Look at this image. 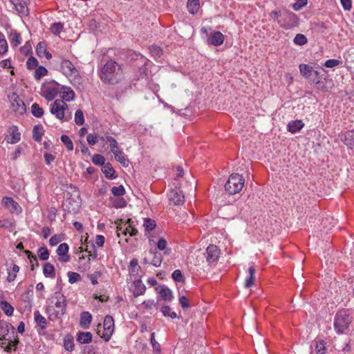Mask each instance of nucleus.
<instances>
[{"instance_id":"1","label":"nucleus","mask_w":354,"mask_h":354,"mask_svg":"<svg viewBox=\"0 0 354 354\" xmlns=\"http://www.w3.org/2000/svg\"><path fill=\"white\" fill-rule=\"evenodd\" d=\"M48 304L46 312L50 320L54 321L59 319L66 313L67 306L66 298L60 292H55L48 298Z\"/></svg>"},{"instance_id":"2","label":"nucleus","mask_w":354,"mask_h":354,"mask_svg":"<svg viewBox=\"0 0 354 354\" xmlns=\"http://www.w3.org/2000/svg\"><path fill=\"white\" fill-rule=\"evenodd\" d=\"M100 77L104 83L109 84H118L123 79L122 69L116 62L109 59L102 67Z\"/></svg>"},{"instance_id":"3","label":"nucleus","mask_w":354,"mask_h":354,"mask_svg":"<svg viewBox=\"0 0 354 354\" xmlns=\"http://www.w3.org/2000/svg\"><path fill=\"white\" fill-rule=\"evenodd\" d=\"M352 322L348 310L342 309L338 311L335 317L334 328L338 334H343Z\"/></svg>"},{"instance_id":"4","label":"nucleus","mask_w":354,"mask_h":354,"mask_svg":"<svg viewBox=\"0 0 354 354\" xmlns=\"http://www.w3.org/2000/svg\"><path fill=\"white\" fill-rule=\"evenodd\" d=\"M14 327L8 323L0 324V338L8 341V348L11 350V346H16L19 342V339L15 337Z\"/></svg>"},{"instance_id":"5","label":"nucleus","mask_w":354,"mask_h":354,"mask_svg":"<svg viewBox=\"0 0 354 354\" xmlns=\"http://www.w3.org/2000/svg\"><path fill=\"white\" fill-rule=\"evenodd\" d=\"M244 182L245 180L241 175L232 174L226 182L225 189L230 194H235L242 189Z\"/></svg>"},{"instance_id":"6","label":"nucleus","mask_w":354,"mask_h":354,"mask_svg":"<svg viewBox=\"0 0 354 354\" xmlns=\"http://www.w3.org/2000/svg\"><path fill=\"white\" fill-rule=\"evenodd\" d=\"M61 85L55 81L46 82L43 84L41 91L42 96L48 101L54 100L61 92Z\"/></svg>"},{"instance_id":"7","label":"nucleus","mask_w":354,"mask_h":354,"mask_svg":"<svg viewBox=\"0 0 354 354\" xmlns=\"http://www.w3.org/2000/svg\"><path fill=\"white\" fill-rule=\"evenodd\" d=\"M68 105L62 100H56L52 104L50 112L55 115L57 118L63 121H68L71 119V114L65 115V111Z\"/></svg>"},{"instance_id":"8","label":"nucleus","mask_w":354,"mask_h":354,"mask_svg":"<svg viewBox=\"0 0 354 354\" xmlns=\"http://www.w3.org/2000/svg\"><path fill=\"white\" fill-rule=\"evenodd\" d=\"M299 68L300 73L318 87V85L321 83L320 73L318 71L313 70V67L308 64H300Z\"/></svg>"},{"instance_id":"9","label":"nucleus","mask_w":354,"mask_h":354,"mask_svg":"<svg viewBox=\"0 0 354 354\" xmlns=\"http://www.w3.org/2000/svg\"><path fill=\"white\" fill-rule=\"evenodd\" d=\"M101 324L98 325V328ZM114 331V319L111 315H106L103 322V332L101 335L100 328L97 329V334L104 339L105 342L109 341Z\"/></svg>"},{"instance_id":"10","label":"nucleus","mask_w":354,"mask_h":354,"mask_svg":"<svg viewBox=\"0 0 354 354\" xmlns=\"http://www.w3.org/2000/svg\"><path fill=\"white\" fill-rule=\"evenodd\" d=\"M2 205L7 209L11 214H19L21 212V207L13 200V198L8 196H5L2 198Z\"/></svg>"},{"instance_id":"11","label":"nucleus","mask_w":354,"mask_h":354,"mask_svg":"<svg viewBox=\"0 0 354 354\" xmlns=\"http://www.w3.org/2000/svg\"><path fill=\"white\" fill-rule=\"evenodd\" d=\"M61 70L63 74L65 75L66 77H71L73 75L76 76V74H77V68L75 67L73 63L68 59L62 60L61 63ZM80 79V77H75V80Z\"/></svg>"},{"instance_id":"12","label":"nucleus","mask_w":354,"mask_h":354,"mask_svg":"<svg viewBox=\"0 0 354 354\" xmlns=\"http://www.w3.org/2000/svg\"><path fill=\"white\" fill-rule=\"evenodd\" d=\"M168 198L169 201L175 205H181L184 203V194L180 189H171L168 194Z\"/></svg>"},{"instance_id":"13","label":"nucleus","mask_w":354,"mask_h":354,"mask_svg":"<svg viewBox=\"0 0 354 354\" xmlns=\"http://www.w3.org/2000/svg\"><path fill=\"white\" fill-rule=\"evenodd\" d=\"M220 254L219 248L214 245H209L206 250V260L209 263H213L218 261Z\"/></svg>"},{"instance_id":"14","label":"nucleus","mask_w":354,"mask_h":354,"mask_svg":"<svg viewBox=\"0 0 354 354\" xmlns=\"http://www.w3.org/2000/svg\"><path fill=\"white\" fill-rule=\"evenodd\" d=\"M9 135L6 138L8 143L15 144L18 142L21 139V133L19 131V128L16 125H12L8 129Z\"/></svg>"},{"instance_id":"15","label":"nucleus","mask_w":354,"mask_h":354,"mask_svg":"<svg viewBox=\"0 0 354 354\" xmlns=\"http://www.w3.org/2000/svg\"><path fill=\"white\" fill-rule=\"evenodd\" d=\"M68 245L66 243H61L57 249V254L59 256V261L61 262H68L70 259V257L68 254Z\"/></svg>"},{"instance_id":"16","label":"nucleus","mask_w":354,"mask_h":354,"mask_svg":"<svg viewBox=\"0 0 354 354\" xmlns=\"http://www.w3.org/2000/svg\"><path fill=\"white\" fill-rule=\"evenodd\" d=\"M8 99L10 103V108L13 111H17L20 109L21 102H22L20 95L15 92H12V93H9Z\"/></svg>"},{"instance_id":"17","label":"nucleus","mask_w":354,"mask_h":354,"mask_svg":"<svg viewBox=\"0 0 354 354\" xmlns=\"http://www.w3.org/2000/svg\"><path fill=\"white\" fill-rule=\"evenodd\" d=\"M156 290L158 292L161 298L165 301H171L174 298L171 290L165 286L156 287Z\"/></svg>"},{"instance_id":"18","label":"nucleus","mask_w":354,"mask_h":354,"mask_svg":"<svg viewBox=\"0 0 354 354\" xmlns=\"http://www.w3.org/2000/svg\"><path fill=\"white\" fill-rule=\"evenodd\" d=\"M224 41V36L220 31L214 32L208 38L207 43L215 46L221 45Z\"/></svg>"},{"instance_id":"19","label":"nucleus","mask_w":354,"mask_h":354,"mask_svg":"<svg viewBox=\"0 0 354 354\" xmlns=\"http://www.w3.org/2000/svg\"><path fill=\"white\" fill-rule=\"evenodd\" d=\"M92 321V315L89 312L84 311L80 315V325L82 328L87 329L89 328Z\"/></svg>"},{"instance_id":"20","label":"nucleus","mask_w":354,"mask_h":354,"mask_svg":"<svg viewBox=\"0 0 354 354\" xmlns=\"http://www.w3.org/2000/svg\"><path fill=\"white\" fill-rule=\"evenodd\" d=\"M92 334L90 332L79 331L76 335V340L82 344H88L92 341Z\"/></svg>"},{"instance_id":"21","label":"nucleus","mask_w":354,"mask_h":354,"mask_svg":"<svg viewBox=\"0 0 354 354\" xmlns=\"http://www.w3.org/2000/svg\"><path fill=\"white\" fill-rule=\"evenodd\" d=\"M62 93V97L64 102H70L75 97V93L71 88L62 86L61 92Z\"/></svg>"},{"instance_id":"22","label":"nucleus","mask_w":354,"mask_h":354,"mask_svg":"<svg viewBox=\"0 0 354 354\" xmlns=\"http://www.w3.org/2000/svg\"><path fill=\"white\" fill-rule=\"evenodd\" d=\"M304 126V122L300 120L290 122L287 125L288 131L292 133L299 132Z\"/></svg>"},{"instance_id":"23","label":"nucleus","mask_w":354,"mask_h":354,"mask_svg":"<svg viewBox=\"0 0 354 354\" xmlns=\"http://www.w3.org/2000/svg\"><path fill=\"white\" fill-rule=\"evenodd\" d=\"M255 271L254 264L251 263L248 268L249 276L245 281V287L250 288L254 285Z\"/></svg>"},{"instance_id":"24","label":"nucleus","mask_w":354,"mask_h":354,"mask_svg":"<svg viewBox=\"0 0 354 354\" xmlns=\"http://www.w3.org/2000/svg\"><path fill=\"white\" fill-rule=\"evenodd\" d=\"M344 143L349 148H354V130L348 131L344 133Z\"/></svg>"},{"instance_id":"25","label":"nucleus","mask_w":354,"mask_h":354,"mask_svg":"<svg viewBox=\"0 0 354 354\" xmlns=\"http://www.w3.org/2000/svg\"><path fill=\"white\" fill-rule=\"evenodd\" d=\"M111 205L115 208H123L127 206V201L122 197H111L109 198Z\"/></svg>"},{"instance_id":"26","label":"nucleus","mask_w":354,"mask_h":354,"mask_svg":"<svg viewBox=\"0 0 354 354\" xmlns=\"http://www.w3.org/2000/svg\"><path fill=\"white\" fill-rule=\"evenodd\" d=\"M102 171L105 175L106 178L109 179H113L116 177V176H115V170L109 162L102 165Z\"/></svg>"},{"instance_id":"27","label":"nucleus","mask_w":354,"mask_h":354,"mask_svg":"<svg viewBox=\"0 0 354 354\" xmlns=\"http://www.w3.org/2000/svg\"><path fill=\"white\" fill-rule=\"evenodd\" d=\"M43 273L46 277L54 279L55 277V270L53 264L46 263L44 265Z\"/></svg>"},{"instance_id":"28","label":"nucleus","mask_w":354,"mask_h":354,"mask_svg":"<svg viewBox=\"0 0 354 354\" xmlns=\"http://www.w3.org/2000/svg\"><path fill=\"white\" fill-rule=\"evenodd\" d=\"M8 277L7 280L9 282L13 281L16 277L17 273L19 271V267L14 263H12L9 268H8Z\"/></svg>"},{"instance_id":"29","label":"nucleus","mask_w":354,"mask_h":354,"mask_svg":"<svg viewBox=\"0 0 354 354\" xmlns=\"http://www.w3.org/2000/svg\"><path fill=\"white\" fill-rule=\"evenodd\" d=\"M149 252V254L153 257V259L151 261V263L155 267L160 266L162 261V254L153 250H150Z\"/></svg>"},{"instance_id":"30","label":"nucleus","mask_w":354,"mask_h":354,"mask_svg":"<svg viewBox=\"0 0 354 354\" xmlns=\"http://www.w3.org/2000/svg\"><path fill=\"white\" fill-rule=\"evenodd\" d=\"M8 39L12 46H17L20 44L21 35L15 30H11Z\"/></svg>"},{"instance_id":"31","label":"nucleus","mask_w":354,"mask_h":354,"mask_svg":"<svg viewBox=\"0 0 354 354\" xmlns=\"http://www.w3.org/2000/svg\"><path fill=\"white\" fill-rule=\"evenodd\" d=\"M44 135V129L41 125H36L32 129V138L37 141L41 140L42 136Z\"/></svg>"},{"instance_id":"32","label":"nucleus","mask_w":354,"mask_h":354,"mask_svg":"<svg viewBox=\"0 0 354 354\" xmlns=\"http://www.w3.org/2000/svg\"><path fill=\"white\" fill-rule=\"evenodd\" d=\"M135 288L133 290V295L135 297L142 295L145 292V286L142 283L141 281L138 280L134 282Z\"/></svg>"},{"instance_id":"33","label":"nucleus","mask_w":354,"mask_h":354,"mask_svg":"<svg viewBox=\"0 0 354 354\" xmlns=\"http://www.w3.org/2000/svg\"><path fill=\"white\" fill-rule=\"evenodd\" d=\"M123 234L124 235H127V234H129L130 236H136L138 234V230L131 226L130 225L125 227L124 229H122V227H118V234L120 236V233Z\"/></svg>"},{"instance_id":"34","label":"nucleus","mask_w":354,"mask_h":354,"mask_svg":"<svg viewBox=\"0 0 354 354\" xmlns=\"http://www.w3.org/2000/svg\"><path fill=\"white\" fill-rule=\"evenodd\" d=\"M35 322L41 328V329H45L46 328V320L38 310L35 312Z\"/></svg>"},{"instance_id":"35","label":"nucleus","mask_w":354,"mask_h":354,"mask_svg":"<svg viewBox=\"0 0 354 354\" xmlns=\"http://www.w3.org/2000/svg\"><path fill=\"white\" fill-rule=\"evenodd\" d=\"M187 8L188 11L191 14H195L199 9V1L198 0H188Z\"/></svg>"},{"instance_id":"36","label":"nucleus","mask_w":354,"mask_h":354,"mask_svg":"<svg viewBox=\"0 0 354 354\" xmlns=\"http://www.w3.org/2000/svg\"><path fill=\"white\" fill-rule=\"evenodd\" d=\"M24 253L26 254L29 259L30 263L31 264V270H33L35 266L38 267L39 263L36 255L32 254L29 250H24Z\"/></svg>"},{"instance_id":"37","label":"nucleus","mask_w":354,"mask_h":354,"mask_svg":"<svg viewBox=\"0 0 354 354\" xmlns=\"http://www.w3.org/2000/svg\"><path fill=\"white\" fill-rule=\"evenodd\" d=\"M48 73L47 69L42 66H38L35 71L34 77L35 80H40L42 77L45 76Z\"/></svg>"},{"instance_id":"38","label":"nucleus","mask_w":354,"mask_h":354,"mask_svg":"<svg viewBox=\"0 0 354 354\" xmlns=\"http://www.w3.org/2000/svg\"><path fill=\"white\" fill-rule=\"evenodd\" d=\"M0 309H1L7 315H11L14 310L12 306L6 301H0Z\"/></svg>"},{"instance_id":"39","label":"nucleus","mask_w":354,"mask_h":354,"mask_svg":"<svg viewBox=\"0 0 354 354\" xmlns=\"http://www.w3.org/2000/svg\"><path fill=\"white\" fill-rule=\"evenodd\" d=\"M64 346L68 351H72L74 349L73 338L71 336L68 335L64 337Z\"/></svg>"},{"instance_id":"40","label":"nucleus","mask_w":354,"mask_h":354,"mask_svg":"<svg viewBox=\"0 0 354 354\" xmlns=\"http://www.w3.org/2000/svg\"><path fill=\"white\" fill-rule=\"evenodd\" d=\"M64 28V24L61 22H56L51 24L50 30L55 35H58Z\"/></svg>"},{"instance_id":"41","label":"nucleus","mask_w":354,"mask_h":354,"mask_svg":"<svg viewBox=\"0 0 354 354\" xmlns=\"http://www.w3.org/2000/svg\"><path fill=\"white\" fill-rule=\"evenodd\" d=\"M31 113L36 118H40L44 114V110L37 104L34 103L31 106Z\"/></svg>"},{"instance_id":"42","label":"nucleus","mask_w":354,"mask_h":354,"mask_svg":"<svg viewBox=\"0 0 354 354\" xmlns=\"http://www.w3.org/2000/svg\"><path fill=\"white\" fill-rule=\"evenodd\" d=\"M125 189L122 185L113 187L111 189V193L115 197H122L125 194Z\"/></svg>"},{"instance_id":"43","label":"nucleus","mask_w":354,"mask_h":354,"mask_svg":"<svg viewBox=\"0 0 354 354\" xmlns=\"http://www.w3.org/2000/svg\"><path fill=\"white\" fill-rule=\"evenodd\" d=\"M100 134L97 133H89L87 135L86 140L89 145H95L99 141Z\"/></svg>"},{"instance_id":"44","label":"nucleus","mask_w":354,"mask_h":354,"mask_svg":"<svg viewBox=\"0 0 354 354\" xmlns=\"http://www.w3.org/2000/svg\"><path fill=\"white\" fill-rule=\"evenodd\" d=\"M161 313L165 317H169L172 319H174L177 317V315L175 312H171L169 306H163L160 308Z\"/></svg>"},{"instance_id":"45","label":"nucleus","mask_w":354,"mask_h":354,"mask_svg":"<svg viewBox=\"0 0 354 354\" xmlns=\"http://www.w3.org/2000/svg\"><path fill=\"white\" fill-rule=\"evenodd\" d=\"M140 270V267L138 266V262L136 259H133L130 261V268L129 272L131 274H138Z\"/></svg>"},{"instance_id":"46","label":"nucleus","mask_w":354,"mask_h":354,"mask_svg":"<svg viewBox=\"0 0 354 354\" xmlns=\"http://www.w3.org/2000/svg\"><path fill=\"white\" fill-rule=\"evenodd\" d=\"M75 122L77 125H82L84 123V113L81 109L76 111L75 113Z\"/></svg>"},{"instance_id":"47","label":"nucleus","mask_w":354,"mask_h":354,"mask_svg":"<svg viewBox=\"0 0 354 354\" xmlns=\"http://www.w3.org/2000/svg\"><path fill=\"white\" fill-rule=\"evenodd\" d=\"M295 44L303 46L308 41L306 37L303 34H297L293 40Z\"/></svg>"},{"instance_id":"48","label":"nucleus","mask_w":354,"mask_h":354,"mask_svg":"<svg viewBox=\"0 0 354 354\" xmlns=\"http://www.w3.org/2000/svg\"><path fill=\"white\" fill-rule=\"evenodd\" d=\"M61 140L65 145L68 151L73 150V143L68 136L62 135L61 136Z\"/></svg>"},{"instance_id":"49","label":"nucleus","mask_w":354,"mask_h":354,"mask_svg":"<svg viewBox=\"0 0 354 354\" xmlns=\"http://www.w3.org/2000/svg\"><path fill=\"white\" fill-rule=\"evenodd\" d=\"M92 162L95 165H104L105 164V158L100 154H94L92 157Z\"/></svg>"},{"instance_id":"50","label":"nucleus","mask_w":354,"mask_h":354,"mask_svg":"<svg viewBox=\"0 0 354 354\" xmlns=\"http://www.w3.org/2000/svg\"><path fill=\"white\" fill-rule=\"evenodd\" d=\"M37 254L41 260L46 261L49 258V252L46 247H41Z\"/></svg>"},{"instance_id":"51","label":"nucleus","mask_w":354,"mask_h":354,"mask_svg":"<svg viewBox=\"0 0 354 354\" xmlns=\"http://www.w3.org/2000/svg\"><path fill=\"white\" fill-rule=\"evenodd\" d=\"M315 351L317 354H324L326 351V342L324 340L317 342Z\"/></svg>"},{"instance_id":"52","label":"nucleus","mask_w":354,"mask_h":354,"mask_svg":"<svg viewBox=\"0 0 354 354\" xmlns=\"http://www.w3.org/2000/svg\"><path fill=\"white\" fill-rule=\"evenodd\" d=\"M156 225V224L154 220L147 218H145L144 221L143 226L145 227L147 231L153 230L155 228Z\"/></svg>"},{"instance_id":"53","label":"nucleus","mask_w":354,"mask_h":354,"mask_svg":"<svg viewBox=\"0 0 354 354\" xmlns=\"http://www.w3.org/2000/svg\"><path fill=\"white\" fill-rule=\"evenodd\" d=\"M149 52L155 58H159L162 54V49L158 46H152L149 48Z\"/></svg>"},{"instance_id":"54","label":"nucleus","mask_w":354,"mask_h":354,"mask_svg":"<svg viewBox=\"0 0 354 354\" xmlns=\"http://www.w3.org/2000/svg\"><path fill=\"white\" fill-rule=\"evenodd\" d=\"M46 44L44 42H39L37 46V48H36V52H37V55L39 56V57H44V54L46 53Z\"/></svg>"},{"instance_id":"55","label":"nucleus","mask_w":354,"mask_h":354,"mask_svg":"<svg viewBox=\"0 0 354 354\" xmlns=\"http://www.w3.org/2000/svg\"><path fill=\"white\" fill-rule=\"evenodd\" d=\"M26 66L28 69H35L38 66V61L34 57H30L26 62Z\"/></svg>"},{"instance_id":"56","label":"nucleus","mask_w":354,"mask_h":354,"mask_svg":"<svg viewBox=\"0 0 354 354\" xmlns=\"http://www.w3.org/2000/svg\"><path fill=\"white\" fill-rule=\"evenodd\" d=\"M68 282L71 284H73L77 281H79L81 279L80 274L77 272H71V271L68 272Z\"/></svg>"},{"instance_id":"57","label":"nucleus","mask_w":354,"mask_h":354,"mask_svg":"<svg viewBox=\"0 0 354 354\" xmlns=\"http://www.w3.org/2000/svg\"><path fill=\"white\" fill-rule=\"evenodd\" d=\"M115 158L122 166L125 167L129 166V161L124 156L122 151L119 153Z\"/></svg>"},{"instance_id":"58","label":"nucleus","mask_w":354,"mask_h":354,"mask_svg":"<svg viewBox=\"0 0 354 354\" xmlns=\"http://www.w3.org/2000/svg\"><path fill=\"white\" fill-rule=\"evenodd\" d=\"M172 279L176 282H183L184 281V277L180 270H176L171 274Z\"/></svg>"},{"instance_id":"59","label":"nucleus","mask_w":354,"mask_h":354,"mask_svg":"<svg viewBox=\"0 0 354 354\" xmlns=\"http://www.w3.org/2000/svg\"><path fill=\"white\" fill-rule=\"evenodd\" d=\"M308 0H297L296 3L292 5V8L295 11L300 10L303 7L307 5Z\"/></svg>"},{"instance_id":"60","label":"nucleus","mask_w":354,"mask_h":354,"mask_svg":"<svg viewBox=\"0 0 354 354\" xmlns=\"http://www.w3.org/2000/svg\"><path fill=\"white\" fill-rule=\"evenodd\" d=\"M62 240V238L61 235L59 234H55L53 236L50 237L49 240V243L50 245L54 246L58 244L59 242H61Z\"/></svg>"},{"instance_id":"61","label":"nucleus","mask_w":354,"mask_h":354,"mask_svg":"<svg viewBox=\"0 0 354 354\" xmlns=\"http://www.w3.org/2000/svg\"><path fill=\"white\" fill-rule=\"evenodd\" d=\"M8 44L5 39H0V55H3L8 51Z\"/></svg>"},{"instance_id":"62","label":"nucleus","mask_w":354,"mask_h":354,"mask_svg":"<svg viewBox=\"0 0 354 354\" xmlns=\"http://www.w3.org/2000/svg\"><path fill=\"white\" fill-rule=\"evenodd\" d=\"M339 64V61L335 59H328L324 66L327 68H333Z\"/></svg>"},{"instance_id":"63","label":"nucleus","mask_w":354,"mask_h":354,"mask_svg":"<svg viewBox=\"0 0 354 354\" xmlns=\"http://www.w3.org/2000/svg\"><path fill=\"white\" fill-rule=\"evenodd\" d=\"M179 303L181 307L184 309L189 308V301L185 296H181L179 298Z\"/></svg>"},{"instance_id":"64","label":"nucleus","mask_w":354,"mask_h":354,"mask_svg":"<svg viewBox=\"0 0 354 354\" xmlns=\"http://www.w3.org/2000/svg\"><path fill=\"white\" fill-rule=\"evenodd\" d=\"M167 241L164 238H160L158 241L157 247L160 250H165L167 248Z\"/></svg>"}]
</instances>
